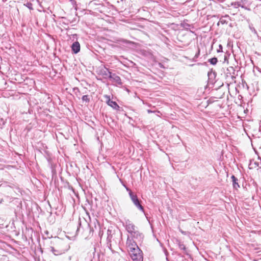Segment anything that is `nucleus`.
I'll list each match as a JSON object with an SVG mask.
<instances>
[{
    "instance_id": "1",
    "label": "nucleus",
    "mask_w": 261,
    "mask_h": 261,
    "mask_svg": "<svg viewBox=\"0 0 261 261\" xmlns=\"http://www.w3.org/2000/svg\"><path fill=\"white\" fill-rule=\"evenodd\" d=\"M55 246L51 247V251L55 255H58L65 253L69 248L70 246L62 239L57 238L54 241Z\"/></svg>"
},
{
    "instance_id": "2",
    "label": "nucleus",
    "mask_w": 261,
    "mask_h": 261,
    "mask_svg": "<svg viewBox=\"0 0 261 261\" xmlns=\"http://www.w3.org/2000/svg\"><path fill=\"white\" fill-rule=\"evenodd\" d=\"M125 187V189L128 192V194L130 199L133 202L134 204L141 212H144V207L142 205L141 203V201L138 199L136 194H135L128 188L126 187L124 185Z\"/></svg>"
},
{
    "instance_id": "3",
    "label": "nucleus",
    "mask_w": 261,
    "mask_h": 261,
    "mask_svg": "<svg viewBox=\"0 0 261 261\" xmlns=\"http://www.w3.org/2000/svg\"><path fill=\"white\" fill-rule=\"evenodd\" d=\"M129 254L133 261H143V253L139 248L129 252Z\"/></svg>"
},
{
    "instance_id": "4",
    "label": "nucleus",
    "mask_w": 261,
    "mask_h": 261,
    "mask_svg": "<svg viewBox=\"0 0 261 261\" xmlns=\"http://www.w3.org/2000/svg\"><path fill=\"white\" fill-rule=\"evenodd\" d=\"M225 74L227 81H229L230 84L235 83L236 74V70L233 67L229 66L228 67L225 71Z\"/></svg>"
},
{
    "instance_id": "5",
    "label": "nucleus",
    "mask_w": 261,
    "mask_h": 261,
    "mask_svg": "<svg viewBox=\"0 0 261 261\" xmlns=\"http://www.w3.org/2000/svg\"><path fill=\"white\" fill-rule=\"evenodd\" d=\"M123 225H125L126 230L130 235L138 230L137 227L129 220H126Z\"/></svg>"
},
{
    "instance_id": "6",
    "label": "nucleus",
    "mask_w": 261,
    "mask_h": 261,
    "mask_svg": "<svg viewBox=\"0 0 261 261\" xmlns=\"http://www.w3.org/2000/svg\"><path fill=\"white\" fill-rule=\"evenodd\" d=\"M126 247L128 252L139 248L137 243L133 239H130L129 236H128L127 239Z\"/></svg>"
},
{
    "instance_id": "7",
    "label": "nucleus",
    "mask_w": 261,
    "mask_h": 261,
    "mask_svg": "<svg viewBox=\"0 0 261 261\" xmlns=\"http://www.w3.org/2000/svg\"><path fill=\"white\" fill-rule=\"evenodd\" d=\"M129 237L130 239H133V240L135 239L139 242H142L144 238V235L138 230H137L136 231H134L132 234H130Z\"/></svg>"
},
{
    "instance_id": "8",
    "label": "nucleus",
    "mask_w": 261,
    "mask_h": 261,
    "mask_svg": "<svg viewBox=\"0 0 261 261\" xmlns=\"http://www.w3.org/2000/svg\"><path fill=\"white\" fill-rule=\"evenodd\" d=\"M241 4V8L247 10L251 11L250 6L253 3V0H240Z\"/></svg>"
},
{
    "instance_id": "9",
    "label": "nucleus",
    "mask_w": 261,
    "mask_h": 261,
    "mask_svg": "<svg viewBox=\"0 0 261 261\" xmlns=\"http://www.w3.org/2000/svg\"><path fill=\"white\" fill-rule=\"evenodd\" d=\"M109 79L113 83H115L119 85H122L120 77L115 73H112Z\"/></svg>"
},
{
    "instance_id": "10",
    "label": "nucleus",
    "mask_w": 261,
    "mask_h": 261,
    "mask_svg": "<svg viewBox=\"0 0 261 261\" xmlns=\"http://www.w3.org/2000/svg\"><path fill=\"white\" fill-rule=\"evenodd\" d=\"M71 50L73 53L76 54L80 51V44L78 41H75L71 45Z\"/></svg>"
},
{
    "instance_id": "11",
    "label": "nucleus",
    "mask_w": 261,
    "mask_h": 261,
    "mask_svg": "<svg viewBox=\"0 0 261 261\" xmlns=\"http://www.w3.org/2000/svg\"><path fill=\"white\" fill-rule=\"evenodd\" d=\"M100 74L103 76L105 79H109L110 76H111L112 72L109 71V70L105 67L103 69H102L100 71Z\"/></svg>"
},
{
    "instance_id": "12",
    "label": "nucleus",
    "mask_w": 261,
    "mask_h": 261,
    "mask_svg": "<svg viewBox=\"0 0 261 261\" xmlns=\"http://www.w3.org/2000/svg\"><path fill=\"white\" fill-rule=\"evenodd\" d=\"M107 104L115 110H118L120 107L116 101L111 100L110 98L107 101Z\"/></svg>"
},
{
    "instance_id": "13",
    "label": "nucleus",
    "mask_w": 261,
    "mask_h": 261,
    "mask_svg": "<svg viewBox=\"0 0 261 261\" xmlns=\"http://www.w3.org/2000/svg\"><path fill=\"white\" fill-rule=\"evenodd\" d=\"M231 178L232 179V186L233 188L237 190L239 188H240V186L238 182V178L233 175L231 176Z\"/></svg>"
},
{
    "instance_id": "14",
    "label": "nucleus",
    "mask_w": 261,
    "mask_h": 261,
    "mask_svg": "<svg viewBox=\"0 0 261 261\" xmlns=\"http://www.w3.org/2000/svg\"><path fill=\"white\" fill-rule=\"evenodd\" d=\"M225 18H228L229 16L228 15H226L225 17H221L219 21L218 22L217 24L219 25L220 23H221L222 24H225V23H227L228 21L225 19Z\"/></svg>"
},
{
    "instance_id": "15",
    "label": "nucleus",
    "mask_w": 261,
    "mask_h": 261,
    "mask_svg": "<svg viewBox=\"0 0 261 261\" xmlns=\"http://www.w3.org/2000/svg\"><path fill=\"white\" fill-rule=\"evenodd\" d=\"M208 62L212 65H215L218 62V59L216 57L208 60Z\"/></svg>"
},
{
    "instance_id": "16",
    "label": "nucleus",
    "mask_w": 261,
    "mask_h": 261,
    "mask_svg": "<svg viewBox=\"0 0 261 261\" xmlns=\"http://www.w3.org/2000/svg\"><path fill=\"white\" fill-rule=\"evenodd\" d=\"M231 5L234 7V8H237L239 7H241V4L240 0H236V2L232 3Z\"/></svg>"
},
{
    "instance_id": "17",
    "label": "nucleus",
    "mask_w": 261,
    "mask_h": 261,
    "mask_svg": "<svg viewBox=\"0 0 261 261\" xmlns=\"http://www.w3.org/2000/svg\"><path fill=\"white\" fill-rule=\"evenodd\" d=\"M82 99L83 101H85L88 103H89L90 101V98L89 97V96L87 95H83Z\"/></svg>"
},
{
    "instance_id": "18",
    "label": "nucleus",
    "mask_w": 261,
    "mask_h": 261,
    "mask_svg": "<svg viewBox=\"0 0 261 261\" xmlns=\"http://www.w3.org/2000/svg\"><path fill=\"white\" fill-rule=\"evenodd\" d=\"M178 247L180 250H182L184 251L186 250V246H185V245L183 243H182L181 242H179Z\"/></svg>"
},
{
    "instance_id": "19",
    "label": "nucleus",
    "mask_w": 261,
    "mask_h": 261,
    "mask_svg": "<svg viewBox=\"0 0 261 261\" xmlns=\"http://www.w3.org/2000/svg\"><path fill=\"white\" fill-rule=\"evenodd\" d=\"M24 6L28 8L30 10H33V5L31 2H27Z\"/></svg>"
},
{
    "instance_id": "20",
    "label": "nucleus",
    "mask_w": 261,
    "mask_h": 261,
    "mask_svg": "<svg viewBox=\"0 0 261 261\" xmlns=\"http://www.w3.org/2000/svg\"><path fill=\"white\" fill-rule=\"evenodd\" d=\"M147 112H148V113H156V112L160 113L159 111H152V110H147Z\"/></svg>"
},
{
    "instance_id": "21",
    "label": "nucleus",
    "mask_w": 261,
    "mask_h": 261,
    "mask_svg": "<svg viewBox=\"0 0 261 261\" xmlns=\"http://www.w3.org/2000/svg\"><path fill=\"white\" fill-rule=\"evenodd\" d=\"M71 3L73 6L76 5V2L75 0H72Z\"/></svg>"
},
{
    "instance_id": "22",
    "label": "nucleus",
    "mask_w": 261,
    "mask_h": 261,
    "mask_svg": "<svg viewBox=\"0 0 261 261\" xmlns=\"http://www.w3.org/2000/svg\"><path fill=\"white\" fill-rule=\"evenodd\" d=\"M73 91H75V92H80V90H79V89L77 87H75L73 88Z\"/></svg>"
},
{
    "instance_id": "23",
    "label": "nucleus",
    "mask_w": 261,
    "mask_h": 261,
    "mask_svg": "<svg viewBox=\"0 0 261 261\" xmlns=\"http://www.w3.org/2000/svg\"><path fill=\"white\" fill-rule=\"evenodd\" d=\"M159 66L160 68H164V65H163L162 63H160L159 64Z\"/></svg>"
},
{
    "instance_id": "24",
    "label": "nucleus",
    "mask_w": 261,
    "mask_h": 261,
    "mask_svg": "<svg viewBox=\"0 0 261 261\" xmlns=\"http://www.w3.org/2000/svg\"><path fill=\"white\" fill-rule=\"evenodd\" d=\"M199 51H198V53L195 55V58H198V56H199Z\"/></svg>"
},
{
    "instance_id": "25",
    "label": "nucleus",
    "mask_w": 261,
    "mask_h": 261,
    "mask_svg": "<svg viewBox=\"0 0 261 261\" xmlns=\"http://www.w3.org/2000/svg\"><path fill=\"white\" fill-rule=\"evenodd\" d=\"M129 124H132L131 122H132V121H133V119L132 118L130 117H129Z\"/></svg>"
},
{
    "instance_id": "26",
    "label": "nucleus",
    "mask_w": 261,
    "mask_h": 261,
    "mask_svg": "<svg viewBox=\"0 0 261 261\" xmlns=\"http://www.w3.org/2000/svg\"><path fill=\"white\" fill-rule=\"evenodd\" d=\"M129 124H132L131 122H132V121H133V119L132 118L130 117H129Z\"/></svg>"
},
{
    "instance_id": "27",
    "label": "nucleus",
    "mask_w": 261,
    "mask_h": 261,
    "mask_svg": "<svg viewBox=\"0 0 261 261\" xmlns=\"http://www.w3.org/2000/svg\"><path fill=\"white\" fill-rule=\"evenodd\" d=\"M254 164L256 166V167H259V163L257 162H255Z\"/></svg>"
},
{
    "instance_id": "28",
    "label": "nucleus",
    "mask_w": 261,
    "mask_h": 261,
    "mask_svg": "<svg viewBox=\"0 0 261 261\" xmlns=\"http://www.w3.org/2000/svg\"><path fill=\"white\" fill-rule=\"evenodd\" d=\"M219 47H220V48H219V49H222V45H219Z\"/></svg>"
},
{
    "instance_id": "29",
    "label": "nucleus",
    "mask_w": 261,
    "mask_h": 261,
    "mask_svg": "<svg viewBox=\"0 0 261 261\" xmlns=\"http://www.w3.org/2000/svg\"><path fill=\"white\" fill-rule=\"evenodd\" d=\"M70 2L72 1V0H69Z\"/></svg>"
}]
</instances>
